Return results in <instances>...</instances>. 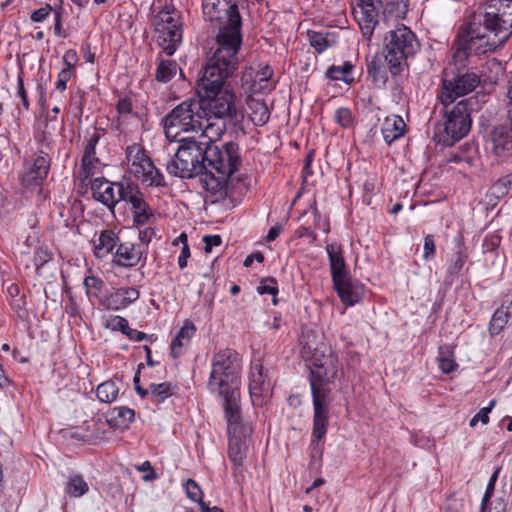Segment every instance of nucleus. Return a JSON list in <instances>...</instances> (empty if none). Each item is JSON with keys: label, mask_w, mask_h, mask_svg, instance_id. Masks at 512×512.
Returning <instances> with one entry per match:
<instances>
[{"label": "nucleus", "mask_w": 512, "mask_h": 512, "mask_svg": "<svg viewBox=\"0 0 512 512\" xmlns=\"http://www.w3.org/2000/svg\"><path fill=\"white\" fill-rule=\"evenodd\" d=\"M133 225L141 227L149 223L150 219L154 217V211L150 205L144 200L133 211Z\"/></svg>", "instance_id": "37998d69"}, {"label": "nucleus", "mask_w": 512, "mask_h": 512, "mask_svg": "<svg viewBox=\"0 0 512 512\" xmlns=\"http://www.w3.org/2000/svg\"><path fill=\"white\" fill-rule=\"evenodd\" d=\"M83 284L90 300L97 299L100 301V299L104 298L102 297V292L105 288V283L102 279L93 275L86 276Z\"/></svg>", "instance_id": "79ce46f5"}, {"label": "nucleus", "mask_w": 512, "mask_h": 512, "mask_svg": "<svg viewBox=\"0 0 512 512\" xmlns=\"http://www.w3.org/2000/svg\"><path fill=\"white\" fill-rule=\"evenodd\" d=\"M257 292L260 295L271 294L276 296L278 293V284L275 278L267 277L261 280L260 285L257 287ZM273 304H277L276 297L273 298Z\"/></svg>", "instance_id": "09e8293b"}, {"label": "nucleus", "mask_w": 512, "mask_h": 512, "mask_svg": "<svg viewBox=\"0 0 512 512\" xmlns=\"http://www.w3.org/2000/svg\"><path fill=\"white\" fill-rule=\"evenodd\" d=\"M205 101V109L212 116L214 120L221 121L220 125L238 126L242 123L244 115L241 110L236 106L235 94L225 89L219 94L211 97H200ZM219 125V123H217Z\"/></svg>", "instance_id": "ddd939ff"}, {"label": "nucleus", "mask_w": 512, "mask_h": 512, "mask_svg": "<svg viewBox=\"0 0 512 512\" xmlns=\"http://www.w3.org/2000/svg\"><path fill=\"white\" fill-rule=\"evenodd\" d=\"M308 37L310 45L317 53H322L332 44L328 33L309 31Z\"/></svg>", "instance_id": "49530a36"}, {"label": "nucleus", "mask_w": 512, "mask_h": 512, "mask_svg": "<svg viewBox=\"0 0 512 512\" xmlns=\"http://www.w3.org/2000/svg\"><path fill=\"white\" fill-rule=\"evenodd\" d=\"M303 349L307 354H311L314 366L309 376L311 393L319 391L324 395H331L328 385L338 373L339 358L337 354L325 344H322L321 347H313L309 342H305Z\"/></svg>", "instance_id": "9d476101"}, {"label": "nucleus", "mask_w": 512, "mask_h": 512, "mask_svg": "<svg viewBox=\"0 0 512 512\" xmlns=\"http://www.w3.org/2000/svg\"><path fill=\"white\" fill-rule=\"evenodd\" d=\"M221 39L222 42L216 43L217 48L197 81L198 97L219 94L224 88L226 79L232 77L238 69L241 44L228 43L223 37Z\"/></svg>", "instance_id": "39448f33"}, {"label": "nucleus", "mask_w": 512, "mask_h": 512, "mask_svg": "<svg viewBox=\"0 0 512 512\" xmlns=\"http://www.w3.org/2000/svg\"><path fill=\"white\" fill-rule=\"evenodd\" d=\"M335 121L343 128H350L353 126L354 117L349 108L341 107L335 111Z\"/></svg>", "instance_id": "3c124183"}, {"label": "nucleus", "mask_w": 512, "mask_h": 512, "mask_svg": "<svg viewBox=\"0 0 512 512\" xmlns=\"http://www.w3.org/2000/svg\"><path fill=\"white\" fill-rule=\"evenodd\" d=\"M480 84V76L474 71L457 73L442 80L438 99L444 107L451 105L457 98L472 92Z\"/></svg>", "instance_id": "4468645a"}, {"label": "nucleus", "mask_w": 512, "mask_h": 512, "mask_svg": "<svg viewBox=\"0 0 512 512\" xmlns=\"http://www.w3.org/2000/svg\"><path fill=\"white\" fill-rule=\"evenodd\" d=\"M204 18L209 22H218L216 43L222 42V37L228 43L242 44V19L237 4L228 0H203Z\"/></svg>", "instance_id": "0eeeda50"}, {"label": "nucleus", "mask_w": 512, "mask_h": 512, "mask_svg": "<svg viewBox=\"0 0 512 512\" xmlns=\"http://www.w3.org/2000/svg\"><path fill=\"white\" fill-rule=\"evenodd\" d=\"M17 96L21 99L22 106L25 110L30 109V102L24 87L23 73L21 72L17 78Z\"/></svg>", "instance_id": "4d7b16f0"}, {"label": "nucleus", "mask_w": 512, "mask_h": 512, "mask_svg": "<svg viewBox=\"0 0 512 512\" xmlns=\"http://www.w3.org/2000/svg\"><path fill=\"white\" fill-rule=\"evenodd\" d=\"M73 72L69 71V68H63L57 77V81L55 83V90L59 92H63L67 88V82L71 79Z\"/></svg>", "instance_id": "13d9d810"}, {"label": "nucleus", "mask_w": 512, "mask_h": 512, "mask_svg": "<svg viewBox=\"0 0 512 512\" xmlns=\"http://www.w3.org/2000/svg\"><path fill=\"white\" fill-rule=\"evenodd\" d=\"M155 32L158 45L168 56L173 55L182 41V28H162Z\"/></svg>", "instance_id": "a878e982"}, {"label": "nucleus", "mask_w": 512, "mask_h": 512, "mask_svg": "<svg viewBox=\"0 0 512 512\" xmlns=\"http://www.w3.org/2000/svg\"><path fill=\"white\" fill-rule=\"evenodd\" d=\"M249 393L254 405L262 404V397L269 390V383L266 381V375L263 372V365L260 361H255L250 370Z\"/></svg>", "instance_id": "5701e85b"}, {"label": "nucleus", "mask_w": 512, "mask_h": 512, "mask_svg": "<svg viewBox=\"0 0 512 512\" xmlns=\"http://www.w3.org/2000/svg\"><path fill=\"white\" fill-rule=\"evenodd\" d=\"M118 194L120 201L131 205L132 211L145 200L139 186L130 181H125V185H119Z\"/></svg>", "instance_id": "7c9ffc66"}, {"label": "nucleus", "mask_w": 512, "mask_h": 512, "mask_svg": "<svg viewBox=\"0 0 512 512\" xmlns=\"http://www.w3.org/2000/svg\"><path fill=\"white\" fill-rule=\"evenodd\" d=\"M384 14L392 15L397 18H404L408 12V4L405 0H387L382 5Z\"/></svg>", "instance_id": "c03bdc74"}, {"label": "nucleus", "mask_w": 512, "mask_h": 512, "mask_svg": "<svg viewBox=\"0 0 512 512\" xmlns=\"http://www.w3.org/2000/svg\"><path fill=\"white\" fill-rule=\"evenodd\" d=\"M120 289L124 296L125 302H127V306H129L131 303L135 302L140 296L138 289H136L134 287H125V288H120Z\"/></svg>", "instance_id": "774afa93"}, {"label": "nucleus", "mask_w": 512, "mask_h": 512, "mask_svg": "<svg viewBox=\"0 0 512 512\" xmlns=\"http://www.w3.org/2000/svg\"><path fill=\"white\" fill-rule=\"evenodd\" d=\"M118 241H119V238L114 231H112L110 229L103 230L100 233L98 240L93 241L95 255L98 258H102V257L108 255L109 253H111L113 251V249L115 247L117 248Z\"/></svg>", "instance_id": "c756f323"}, {"label": "nucleus", "mask_w": 512, "mask_h": 512, "mask_svg": "<svg viewBox=\"0 0 512 512\" xmlns=\"http://www.w3.org/2000/svg\"><path fill=\"white\" fill-rule=\"evenodd\" d=\"M351 5L363 37L370 41L380 22L381 0H351Z\"/></svg>", "instance_id": "dca6fc26"}, {"label": "nucleus", "mask_w": 512, "mask_h": 512, "mask_svg": "<svg viewBox=\"0 0 512 512\" xmlns=\"http://www.w3.org/2000/svg\"><path fill=\"white\" fill-rule=\"evenodd\" d=\"M501 236L498 234H489L485 237L483 248L485 252H492L500 246Z\"/></svg>", "instance_id": "052dcab7"}, {"label": "nucleus", "mask_w": 512, "mask_h": 512, "mask_svg": "<svg viewBox=\"0 0 512 512\" xmlns=\"http://www.w3.org/2000/svg\"><path fill=\"white\" fill-rule=\"evenodd\" d=\"M512 32V0H486L472 13L467 27L453 43V61L463 65L476 40L483 41L481 52L494 51Z\"/></svg>", "instance_id": "f257e3e1"}, {"label": "nucleus", "mask_w": 512, "mask_h": 512, "mask_svg": "<svg viewBox=\"0 0 512 512\" xmlns=\"http://www.w3.org/2000/svg\"><path fill=\"white\" fill-rule=\"evenodd\" d=\"M385 62V55L382 56L377 53L367 63V74L372 82L378 86H384L388 81Z\"/></svg>", "instance_id": "cd10ccee"}, {"label": "nucleus", "mask_w": 512, "mask_h": 512, "mask_svg": "<svg viewBox=\"0 0 512 512\" xmlns=\"http://www.w3.org/2000/svg\"><path fill=\"white\" fill-rule=\"evenodd\" d=\"M333 288L341 302L347 306L358 303L364 293V286L358 281L352 280L350 274L342 278L340 282H333Z\"/></svg>", "instance_id": "4be33fe9"}, {"label": "nucleus", "mask_w": 512, "mask_h": 512, "mask_svg": "<svg viewBox=\"0 0 512 512\" xmlns=\"http://www.w3.org/2000/svg\"><path fill=\"white\" fill-rule=\"evenodd\" d=\"M51 11L52 7L50 5H46L45 7L33 11L30 18L33 22H42L48 17Z\"/></svg>", "instance_id": "69168bd1"}, {"label": "nucleus", "mask_w": 512, "mask_h": 512, "mask_svg": "<svg viewBox=\"0 0 512 512\" xmlns=\"http://www.w3.org/2000/svg\"><path fill=\"white\" fill-rule=\"evenodd\" d=\"M251 120L255 125L263 126L270 119V111L263 100H254L250 104Z\"/></svg>", "instance_id": "58836bf2"}, {"label": "nucleus", "mask_w": 512, "mask_h": 512, "mask_svg": "<svg viewBox=\"0 0 512 512\" xmlns=\"http://www.w3.org/2000/svg\"><path fill=\"white\" fill-rule=\"evenodd\" d=\"M241 371L242 359L233 349L219 350L211 359L207 388L222 399L224 413L240 411Z\"/></svg>", "instance_id": "f03ea898"}, {"label": "nucleus", "mask_w": 512, "mask_h": 512, "mask_svg": "<svg viewBox=\"0 0 512 512\" xmlns=\"http://www.w3.org/2000/svg\"><path fill=\"white\" fill-rule=\"evenodd\" d=\"M311 394L313 402V429L311 437L312 443H314L323 439L327 433L332 398L331 395H324L319 391Z\"/></svg>", "instance_id": "f3484780"}, {"label": "nucleus", "mask_w": 512, "mask_h": 512, "mask_svg": "<svg viewBox=\"0 0 512 512\" xmlns=\"http://www.w3.org/2000/svg\"><path fill=\"white\" fill-rule=\"evenodd\" d=\"M148 391L149 393L147 397H149L150 401L154 404H160L174 394L175 386L170 382H163L159 384L151 383Z\"/></svg>", "instance_id": "72a5a7b5"}, {"label": "nucleus", "mask_w": 512, "mask_h": 512, "mask_svg": "<svg viewBox=\"0 0 512 512\" xmlns=\"http://www.w3.org/2000/svg\"><path fill=\"white\" fill-rule=\"evenodd\" d=\"M472 147L469 144H464L461 148V151L455 152L451 154L449 158V162L460 163V162H469L470 156L469 152Z\"/></svg>", "instance_id": "bf43d9fd"}, {"label": "nucleus", "mask_w": 512, "mask_h": 512, "mask_svg": "<svg viewBox=\"0 0 512 512\" xmlns=\"http://www.w3.org/2000/svg\"><path fill=\"white\" fill-rule=\"evenodd\" d=\"M512 185V175H506L499 178L493 185L492 189L497 197H503L509 193Z\"/></svg>", "instance_id": "603ef678"}, {"label": "nucleus", "mask_w": 512, "mask_h": 512, "mask_svg": "<svg viewBox=\"0 0 512 512\" xmlns=\"http://www.w3.org/2000/svg\"><path fill=\"white\" fill-rule=\"evenodd\" d=\"M129 172L147 186H165L163 174L155 167L140 144L127 146L125 150Z\"/></svg>", "instance_id": "f8f14e48"}, {"label": "nucleus", "mask_w": 512, "mask_h": 512, "mask_svg": "<svg viewBox=\"0 0 512 512\" xmlns=\"http://www.w3.org/2000/svg\"><path fill=\"white\" fill-rule=\"evenodd\" d=\"M419 48L416 35L405 25L388 31L384 37L385 61L392 76L399 75Z\"/></svg>", "instance_id": "1a4fd4ad"}, {"label": "nucleus", "mask_w": 512, "mask_h": 512, "mask_svg": "<svg viewBox=\"0 0 512 512\" xmlns=\"http://www.w3.org/2000/svg\"><path fill=\"white\" fill-rule=\"evenodd\" d=\"M405 123L400 116L387 117L382 125V135L385 142L391 145L395 140L404 135Z\"/></svg>", "instance_id": "c85d7f7f"}, {"label": "nucleus", "mask_w": 512, "mask_h": 512, "mask_svg": "<svg viewBox=\"0 0 512 512\" xmlns=\"http://www.w3.org/2000/svg\"><path fill=\"white\" fill-rule=\"evenodd\" d=\"M497 478H498V470L495 471L492 474V476L490 477V480L487 484L485 493H484L482 501H481V511L480 512H486V510L488 509V504H489L492 494L494 492L495 483L497 481Z\"/></svg>", "instance_id": "864d4df0"}, {"label": "nucleus", "mask_w": 512, "mask_h": 512, "mask_svg": "<svg viewBox=\"0 0 512 512\" xmlns=\"http://www.w3.org/2000/svg\"><path fill=\"white\" fill-rule=\"evenodd\" d=\"M53 258V254L47 247L39 246L33 257V263L36 269V273L41 275V269L45 264L50 262Z\"/></svg>", "instance_id": "de8ad7c7"}, {"label": "nucleus", "mask_w": 512, "mask_h": 512, "mask_svg": "<svg viewBox=\"0 0 512 512\" xmlns=\"http://www.w3.org/2000/svg\"><path fill=\"white\" fill-rule=\"evenodd\" d=\"M139 240L140 244L144 249L147 250V245L150 243L152 238L155 236V230L152 227H145L144 229L139 230Z\"/></svg>", "instance_id": "e2e57ef3"}, {"label": "nucleus", "mask_w": 512, "mask_h": 512, "mask_svg": "<svg viewBox=\"0 0 512 512\" xmlns=\"http://www.w3.org/2000/svg\"><path fill=\"white\" fill-rule=\"evenodd\" d=\"M510 317V311L504 310L503 307L497 308L489 323V333L491 335H498L504 329Z\"/></svg>", "instance_id": "a19ab883"}, {"label": "nucleus", "mask_w": 512, "mask_h": 512, "mask_svg": "<svg viewBox=\"0 0 512 512\" xmlns=\"http://www.w3.org/2000/svg\"><path fill=\"white\" fill-rule=\"evenodd\" d=\"M100 304L110 310H119L127 307V302H125L120 288L108 296H105L103 299H100Z\"/></svg>", "instance_id": "a18cd8bd"}, {"label": "nucleus", "mask_w": 512, "mask_h": 512, "mask_svg": "<svg viewBox=\"0 0 512 512\" xmlns=\"http://www.w3.org/2000/svg\"><path fill=\"white\" fill-rule=\"evenodd\" d=\"M474 104L473 98H467L459 101L451 110L445 107V121L435 125L434 140L444 146H453L465 137L471 129Z\"/></svg>", "instance_id": "6e6552de"}, {"label": "nucleus", "mask_w": 512, "mask_h": 512, "mask_svg": "<svg viewBox=\"0 0 512 512\" xmlns=\"http://www.w3.org/2000/svg\"><path fill=\"white\" fill-rule=\"evenodd\" d=\"M134 419L135 411L126 406L114 407L106 414V422L113 429H128Z\"/></svg>", "instance_id": "393cba45"}, {"label": "nucleus", "mask_w": 512, "mask_h": 512, "mask_svg": "<svg viewBox=\"0 0 512 512\" xmlns=\"http://www.w3.org/2000/svg\"><path fill=\"white\" fill-rule=\"evenodd\" d=\"M496 404V400H491L487 407H484L479 410L477 414L470 420L469 425L474 427L479 421L483 424H487L489 422V413L492 411L493 407Z\"/></svg>", "instance_id": "5fc2aeb1"}, {"label": "nucleus", "mask_w": 512, "mask_h": 512, "mask_svg": "<svg viewBox=\"0 0 512 512\" xmlns=\"http://www.w3.org/2000/svg\"><path fill=\"white\" fill-rule=\"evenodd\" d=\"M468 259L467 248L461 238L456 240V250L452 255L448 267L447 276L453 278L457 275L464 267Z\"/></svg>", "instance_id": "2f4dec72"}, {"label": "nucleus", "mask_w": 512, "mask_h": 512, "mask_svg": "<svg viewBox=\"0 0 512 512\" xmlns=\"http://www.w3.org/2000/svg\"><path fill=\"white\" fill-rule=\"evenodd\" d=\"M179 143L174 156L166 165L167 172L175 177L190 179L206 175L207 141L194 137L177 139Z\"/></svg>", "instance_id": "423d86ee"}, {"label": "nucleus", "mask_w": 512, "mask_h": 512, "mask_svg": "<svg viewBox=\"0 0 512 512\" xmlns=\"http://www.w3.org/2000/svg\"><path fill=\"white\" fill-rule=\"evenodd\" d=\"M119 395V387L113 380L105 381L96 388V396L102 403L110 404L114 402Z\"/></svg>", "instance_id": "c9c22d12"}, {"label": "nucleus", "mask_w": 512, "mask_h": 512, "mask_svg": "<svg viewBox=\"0 0 512 512\" xmlns=\"http://www.w3.org/2000/svg\"><path fill=\"white\" fill-rule=\"evenodd\" d=\"M507 96L509 102L506 106V117L510 126L499 125L491 131L493 151L497 156H504L512 151V79L509 81Z\"/></svg>", "instance_id": "a211bd4d"}, {"label": "nucleus", "mask_w": 512, "mask_h": 512, "mask_svg": "<svg viewBox=\"0 0 512 512\" xmlns=\"http://www.w3.org/2000/svg\"><path fill=\"white\" fill-rule=\"evenodd\" d=\"M196 327L192 321L186 320L180 330L177 332L170 344V354L177 358L183 353V348L188 346L194 336Z\"/></svg>", "instance_id": "bb28decb"}, {"label": "nucleus", "mask_w": 512, "mask_h": 512, "mask_svg": "<svg viewBox=\"0 0 512 512\" xmlns=\"http://www.w3.org/2000/svg\"><path fill=\"white\" fill-rule=\"evenodd\" d=\"M330 263L332 282H340L342 278L349 275L344 257L343 248L340 244L331 243L326 246Z\"/></svg>", "instance_id": "b1692460"}, {"label": "nucleus", "mask_w": 512, "mask_h": 512, "mask_svg": "<svg viewBox=\"0 0 512 512\" xmlns=\"http://www.w3.org/2000/svg\"><path fill=\"white\" fill-rule=\"evenodd\" d=\"M65 68H69V71L73 72V69L78 61V56L75 50L69 49L65 52L62 58Z\"/></svg>", "instance_id": "338daca9"}, {"label": "nucleus", "mask_w": 512, "mask_h": 512, "mask_svg": "<svg viewBox=\"0 0 512 512\" xmlns=\"http://www.w3.org/2000/svg\"><path fill=\"white\" fill-rule=\"evenodd\" d=\"M423 249H424L423 258L426 261H429L435 257L436 246H435V241H434L433 235L428 234L425 236Z\"/></svg>", "instance_id": "6e6d98bb"}, {"label": "nucleus", "mask_w": 512, "mask_h": 512, "mask_svg": "<svg viewBox=\"0 0 512 512\" xmlns=\"http://www.w3.org/2000/svg\"><path fill=\"white\" fill-rule=\"evenodd\" d=\"M354 66L350 62H345L341 66L332 65L328 68L326 76L332 80H341L347 84L354 81L352 70Z\"/></svg>", "instance_id": "4c0bfd02"}, {"label": "nucleus", "mask_w": 512, "mask_h": 512, "mask_svg": "<svg viewBox=\"0 0 512 512\" xmlns=\"http://www.w3.org/2000/svg\"><path fill=\"white\" fill-rule=\"evenodd\" d=\"M119 185H125V182H111L104 177H97L91 180V191L93 198L113 210L119 198Z\"/></svg>", "instance_id": "6ab92c4d"}, {"label": "nucleus", "mask_w": 512, "mask_h": 512, "mask_svg": "<svg viewBox=\"0 0 512 512\" xmlns=\"http://www.w3.org/2000/svg\"><path fill=\"white\" fill-rule=\"evenodd\" d=\"M155 30L162 28H180L181 23L173 16V10L165 6L153 18Z\"/></svg>", "instance_id": "f704fd0d"}, {"label": "nucleus", "mask_w": 512, "mask_h": 512, "mask_svg": "<svg viewBox=\"0 0 512 512\" xmlns=\"http://www.w3.org/2000/svg\"><path fill=\"white\" fill-rule=\"evenodd\" d=\"M165 135L170 141H176L181 133L202 131L208 139L220 138L225 125L212 122V116L205 109V101L200 97L189 98L174 107L163 119Z\"/></svg>", "instance_id": "7ed1b4c3"}, {"label": "nucleus", "mask_w": 512, "mask_h": 512, "mask_svg": "<svg viewBox=\"0 0 512 512\" xmlns=\"http://www.w3.org/2000/svg\"><path fill=\"white\" fill-rule=\"evenodd\" d=\"M228 427V458L233 463V475L237 477L243 474L244 460L247 457L251 443L253 426L243 422L240 411L224 413Z\"/></svg>", "instance_id": "9b49d317"}, {"label": "nucleus", "mask_w": 512, "mask_h": 512, "mask_svg": "<svg viewBox=\"0 0 512 512\" xmlns=\"http://www.w3.org/2000/svg\"><path fill=\"white\" fill-rule=\"evenodd\" d=\"M202 240L205 244L204 250L206 253H210L213 247L220 246L222 243L220 235H205Z\"/></svg>", "instance_id": "0e129e2a"}, {"label": "nucleus", "mask_w": 512, "mask_h": 512, "mask_svg": "<svg viewBox=\"0 0 512 512\" xmlns=\"http://www.w3.org/2000/svg\"><path fill=\"white\" fill-rule=\"evenodd\" d=\"M116 110L121 116L131 114L133 111L131 99L128 97L120 98L116 104Z\"/></svg>", "instance_id": "680f3d73"}, {"label": "nucleus", "mask_w": 512, "mask_h": 512, "mask_svg": "<svg viewBox=\"0 0 512 512\" xmlns=\"http://www.w3.org/2000/svg\"><path fill=\"white\" fill-rule=\"evenodd\" d=\"M89 491V485L81 475H73L65 486V493L72 498H79Z\"/></svg>", "instance_id": "e433bc0d"}, {"label": "nucleus", "mask_w": 512, "mask_h": 512, "mask_svg": "<svg viewBox=\"0 0 512 512\" xmlns=\"http://www.w3.org/2000/svg\"><path fill=\"white\" fill-rule=\"evenodd\" d=\"M147 251L142 245L125 242L118 244L113 254V263L120 267L132 268L142 262L146 263Z\"/></svg>", "instance_id": "aec40b11"}, {"label": "nucleus", "mask_w": 512, "mask_h": 512, "mask_svg": "<svg viewBox=\"0 0 512 512\" xmlns=\"http://www.w3.org/2000/svg\"><path fill=\"white\" fill-rule=\"evenodd\" d=\"M100 140V134L96 131L87 139L78 178L84 182L100 171V160L96 156V146Z\"/></svg>", "instance_id": "412c9836"}, {"label": "nucleus", "mask_w": 512, "mask_h": 512, "mask_svg": "<svg viewBox=\"0 0 512 512\" xmlns=\"http://www.w3.org/2000/svg\"><path fill=\"white\" fill-rule=\"evenodd\" d=\"M52 158L45 149H39L31 162H27L26 169L21 177L22 185L30 191L41 192L42 185L47 178Z\"/></svg>", "instance_id": "2eb2a0df"}, {"label": "nucleus", "mask_w": 512, "mask_h": 512, "mask_svg": "<svg viewBox=\"0 0 512 512\" xmlns=\"http://www.w3.org/2000/svg\"><path fill=\"white\" fill-rule=\"evenodd\" d=\"M178 65L173 60H162L158 64L155 72V79L162 83H167L173 79L177 73Z\"/></svg>", "instance_id": "ea45409f"}, {"label": "nucleus", "mask_w": 512, "mask_h": 512, "mask_svg": "<svg viewBox=\"0 0 512 512\" xmlns=\"http://www.w3.org/2000/svg\"><path fill=\"white\" fill-rule=\"evenodd\" d=\"M184 487L186 495L191 501L197 502L199 505L203 502V492L195 480L188 479L185 482Z\"/></svg>", "instance_id": "8fccbe9b"}, {"label": "nucleus", "mask_w": 512, "mask_h": 512, "mask_svg": "<svg viewBox=\"0 0 512 512\" xmlns=\"http://www.w3.org/2000/svg\"><path fill=\"white\" fill-rule=\"evenodd\" d=\"M217 139L207 141L206 175L201 179L203 188L216 197L214 201L227 196L229 179L242 164L238 143L229 141L218 146L215 144Z\"/></svg>", "instance_id": "20e7f679"}, {"label": "nucleus", "mask_w": 512, "mask_h": 512, "mask_svg": "<svg viewBox=\"0 0 512 512\" xmlns=\"http://www.w3.org/2000/svg\"><path fill=\"white\" fill-rule=\"evenodd\" d=\"M454 350L455 345L451 344H444L438 348V366L439 369L445 374L453 372L458 367V364L454 359Z\"/></svg>", "instance_id": "473e14b6"}]
</instances>
